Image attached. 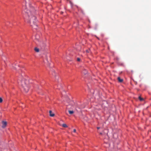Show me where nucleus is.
Returning a JSON list of instances; mask_svg holds the SVG:
<instances>
[{"label": "nucleus", "mask_w": 151, "mask_h": 151, "mask_svg": "<svg viewBox=\"0 0 151 151\" xmlns=\"http://www.w3.org/2000/svg\"><path fill=\"white\" fill-rule=\"evenodd\" d=\"M68 112L69 114H72L74 113V111H73L69 110L68 111Z\"/></svg>", "instance_id": "obj_9"}, {"label": "nucleus", "mask_w": 151, "mask_h": 151, "mask_svg": "<svg viewBox=\"0 0 151 151\" xmlns=\"http://www.w3.org/2000/svg\"><path fill=\"white\" fill-rule=\"evenodd\" d=\"M90 50H86V52L87 53H89L90 52Z\"/></svg>", "instance_id": "obj_15"}, {"label": "nucleus", "mask_w": 151, "mask_h": 151, "mask_svg": "<svg viewBox=\"0 0 151 151\" xmlns=\"http://www.w3.org/2000/svg\"><path fill=\"white\" fill-rule=\"evenodd\" d=\"M2 127L3 128H4L6 127L7 125V122H6L3 121H2Z\"/></svg>", "instance_id": "obj_3"}, {"label": "nucleus", "mask_w": 151, "mask_h": 151, "mask_svg": "<svg viewBox=\"0 0 151 151\" xmlns=\"http://www.w3.org/2000/svg\"><path fill=\"white\" fill-rule=\"evenodd\" d=\"M35 50L37 52H38L39 51V50L38 48L35 47Z\"/></svg>", "instance_id": "obj_8"}, {"label": "nucleus", "mask_w": 151, "mask_h": 151, "mask_svg": "<svg viewBox=\"0 0 151 151\" xmlns=\"http://www.w3.org/2000/svg\"><path fill=\"white\" fill-rule=\"evenodd\" d=\"M3 101V99H2L0 97V103H1Z\"/></svg>", "instance_id": "obj_13"}, {"label": "nucleus", "mask_w": 151, "mask_h": 151, "mask_svg": "<svg viewBox=\"0 0 151 151\" xmlns=\"http://www.w3.org/2000/svg\"><path fill=\"white\" fill-rule=\"evenodd\" d=\"M52 111L50 110L49 111V113H50V116H54L55 115V114H54L53 113H52Z\"/></svg>", "instance_id": "obj_4"}, {"label": "nucleus", "mask_w": 151, "mask_h": 151, "mask_svg": "<svg viewBox=\"0 0 151 151\" xmlns=\"http://www.w3.org/2000/svg\"><path fill=\"white\" fill-rule=\"evenodd\" d=\"M18 82L19 83H20L22 88L25 92H28L29 89V81L24 78L22 75L19 76Z\"/></svg>", "instance_id": "obj_2"}, {"label": "nucleus", "mask_w": 151, "mask_h": 151, "mask_svg": "<svg viewBox=\"0 0 151 151\" xmlns=\"http://www.w3.org/2000/svg\"><path fill=\"white\" fill-rule=\"evenodd\" d=\"M76 129H73V132H76Z\"/></svg>", "instance_id": "obj_16"}, {"label": "nucleus", "mask_w": 151, "mask_h": 151, "mask_svg": "<svg viewBox=\"0 0 151 151\" xmlns=\"http://www.w3.org/2000/svg\"><path fill=\"white\" fill-rule=\"evenodd\" d=\"M40 45L42 47H45V43L43 42H41Z\"/></svg>", "instance_id": "obj_6"}, {"label": "nucleus", "mask_w": 151, "mask_h": 151, "mask_svg": "<svg viewBox=\"0 0 151 151\" xmlns=\"http://www.w3.org/2000/svg\"><path fill=\"white\" fill-rule=\"evenodd\" d=\"M62 126L63 127H67V125H66V124H62Z\"/></svg>", "instance_id": "obj_10"}, {"label": "nucleus", "mask_w": 151, "mask_h": 151, "mask_svg": "<svg viewBox=\"0 0 151 151\" xmlns=\"http://www.w3.org/2000/svg\"><path fill=\"white\" fill-rule=\"evenodd\" d=\"M52 75L53 76H55L56 77V75H57V73H56L54 71H53V73H52Z\"/></svg>", "instance_id": "obj_7"}, {"label": "nucleus", "mask_w": 151, "mask_h": 151, "mask_svg": "<svg viewBox=\"0 0 151 151\" xmlns=\"http://www.w3.org/2000/svg\"><path fill=\"white\" fill-rule=\"evenodd\" d=\"M119 82H122L123 81V79L119 77L117 78Z\"/></svg>", "instance_id": "obj_5"}, {"label": "nucleus", "mask_w": 151, "mask_h": 151, "mask_svg": "<svg viewBox=\"0 0 151 151\" xmlns=\"http://www.w3.org/2000/svg\"><path fill=\"white\" fill-rule=\"evenodd\" d=\"M97 129H100V127H97Z\"/></svg>", "instance_id": "obj_17"}, {"label": "nucleus", "mask_w": 151, "mask_h": 151, "mask_svg": "<svg viewBox=\"0 0 151 151\" xmlns=\"http://www.w3.org/2000/svg\"><path fill=\"white\" fill-rule=\"evenodd\" d=\"M83 72L85 75H86L87 73V71L86 70H83Z\"/></svg>", "instance_id": "obj_11"}, {"label": "nucleus", "mask_w": 151, "mask_h": 151, "mask_svg": "<svg viewBox=\"0 0 151 151\" xmlns=\"http://www.w3.org/2000/svg\"><path fill=\"white\" fill-rule=\"evenodd\" d=\"M77 60L78 61H80V59L79 58H77Z\"/></svg>", "instance_id": "obj_14"}, {"label": "nucleus", "mask_w": 151, "mask_h": 151, "mask_svg": "<svg viewBox=\"0 0 151 151\" xmlns=\"http://www.w3.org/2000/svg\"><path fill=\"white\" fill-rule=\"evenodd\" d=\"M26 3H27V1H26Z\"/></svg>", "instance_id": "obj_18"}, {"label": "nucleus", "mask_w": 151, "mask_h": 151, "mask_svg": "<svg viewBox=\"0 0 151 151\" xmlns=\"http://www.w3.org/2000/svg\"><path fill=\"white\" fill-rule=\"evenodd\" d=\"M24 12L26 15L27 16V19H28L30 25L32 26L35 29H37V26L36 24L37 20L36 19V17L33 15L35 12V10L32 6H30L29 9H26L24 10Z\"/></svg>", "instance_id": "obj_1"}, {"label": "nucleus", "mask_w": 151, "mask_h": 151, "mask_svg": "<svg viewBox=\"0 0 151 151\" xmlns=\"http://www.w3.org/2000/svg\"><path fill=\"white\" fill-rule=\"evenodd\" d=\"M139 99L140 101H142L143 100V98H141L140 96L139 97Z\"/></svg>", "instance_id": "obj_12"}]
</instances>
